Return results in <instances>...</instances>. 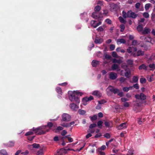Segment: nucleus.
Segmentation results:
<instances>
[{
  "instance_id": "1",
  "label": "nucleus",
  "mask_w": 155,
  "mask_h": 155,
  "mask_svg": "<svg viewBox=\"0 0 155 155\" xmlns=\"http://www.w3.org/2000/svg\"><path fill=\"white\" fill-rule=\"evenodd\" d=\"M53 125V124L51 122H49L48 123L47 125L42 126L36 128L33 127L32 128V130L35 132L36 134H44L46 132L48 131Z\"/></svg>"
},
{
  "instance_id": "2",
  "label": "nucleus",
  "mask_w": 155,
  "mask_h": 155,
  "mask_svg": "<svg viewBox=\"0 0 155 155\" xmlns=\"http://www.w3.org/2000/svg\"><path fill=\"white\" fill-rule=\"evenodd\" d=\"M127 52L130 54V56H133L134 57H135L136 56H143L144 54V52L140 50L137 51V48L135 47H130L127 49Z\"/></svg>"
},
{
  "instance_id": "3",
  "label": "nucleus",
  "mask_w": 155,
  "mask_h": 155,
  "mask_svg": "<svg viewBox=\"0 0 155 155\" xmlns=\"http://www.w3.org/2000/svg\"><path fill=\"white\" fill-rule=\"evenodd\" d=\"M103 20V18H99L98 19V23H96L97 21L94 20H92L90 22L91 26L94 28H97L98 26L101 25L102 24V21Z\"/></svg>"
},
{
  "instance_id": "4",
  "label": "nucleus",
  "mask_w": 155,
  "mask_h": 155,
  "mask_svg": "<svg viewBox=\"0 0 155 155\" xmlns=\"http://www.w3.org/2000/svg\"><path fill=\"white\" fill-rule=\"evenodd\" d=\"M69 98L71 101H75L77 103H79L80 102V99L78 97L74 94H69Z\"/></svg>"
},
{
  "instance_id": "5",
  "label": "nucleus",
  "mask_w": 155,
  "mask_h": 155,
  "mask_svg": "<svg viewBox=\"0 0 155 155\" xmlns=\"http://www.w3.org/2000/svg\"><path fill=\"white\" fill-rule=\"evenodd\" d=\"M62 120L64 121H69L71 119V116L67 113H64L62 115Z\"/></svg>"
},
{
  "instance_id": "6",
  "label": "nucleus",
  "mask_w": 155,
  "mask_h": 155,
  "mask_svg": "<svg viewBox=\"0 0 155 155\" xmlns=\"http://www.w3.org/2000/svg\"><path fill=\"white\" fill-rule=\"evenodd\" d=\"M109 5L110 7V10L112 12L116 11L118 8V6L117 4L110 2L109 3Z\"/></svg>"
},
{
  "instance_id": "7",
  "label": "nucleus",
  "mask_w": 155,
  "mask_h": 155,
  "mask_svg": "<svg viewBox=\"0 0 155 155\" xmlns=\"http://www.w3.org/2000/svg\"><path fill=\"white\" fill-rule=\"evenodd\" d=\"M136 98L137 99L140 100H144L146 99V96L143 93L140 94H137L135 95Z\"/></svg>"
},
{
  "instance_id": "8",
  "label": "nucleus",
  "mask_w": 155,
  "mask_h": 155,
  "mask_svg": "<svg viewBox=\"0 0 155 155\" xmlns=\"http://www.w3.org/2000/svg\"><path fill=\"white\" fill-rule=\"evenodd\" d=\"M93 99V97L92 96H90L89 97H85L83 98L82 102L83 104L84 105L87 104V102L89 101H91Z\"/></svg>"
},
{
  "instance_id": "9",
  "label": "nucleus",
  "mask_w": 155,
  "mask_h": 155,
  "mask_svg": "<svg viewBox=\"0 0 155 155\" xmlns=\"http://www.w3.org/2000/svg\"><path fill=\"white\" fill-rule=\"evenodd\" d=\"M137 17V15L134 12L130 10L128 12V17L135 18Z\"/></svg>"
},
{
  "instance_id": "10",
  "label": "nucleus",
  "mask_w": 155,
  "mask_h": 155,
  "mask_svg": "<svg viewBox=\"0 0 155 155\" xmlns=\"http://www.w3.org/2000/svg\"><path fill=\"white\" fill-rule=\"evenodd\" d=\"M147 62L148 63H150L151 62L155 60V53L152 54L151 56L149 58L147 57Z\"/></svg>"
},
{
  "instance_id": "11",
  "label": "nucleus",
  "mask_w": 155,
  "mask_h": 155,
  "mask_svg": "<svg viewBox=\"0 0 155 155\" xmlns=\"http://www.w3.org/2000/svg\"><path fill=\"white\" fill-rule=\"evenodd\" d=\"M114 89V88L113 87L110 86L108 87L106 90L107 95H111V93L113 92Z\"/></svg>"
},
{
  "instance_id": "12",
  "label": "nucleus",
  "mask_w": 155,
  "mask_h": 155,
  "mask_svg": "<svg viewBox=\"0 0 155 155\" xmlns=\"http://www.w3.org/2000/svg\"><path fill=\"white\" fill-rule=\"evenodd\" d=\"M117 74L116 73L111 72L109 74V78L112 80H115L117 78Z\"/></svg>"
},
{
  "instance_id": "13",
  "label": "nucleus",
  "mask_w": 155,
  "mask_h": 155,
  "mask_svg": "<svg viewBox=\"0 0 155 155\" xmlns=\"http://www.w3.org/2000/svg\"><path fill=\"white\" fill-rule=\"evenodd\" d=\"M70 107L73 111H76L78 108L79 107L75 104L72 103L70 104Z\"/></svg>"
},
{
  "instance_id": "14",
  "label": "nucleus",
  "mask_w": 155,
  "mask_h": 155,
  "mask_svg": "<svg viewBox=\"0 0 155 155\" xmlns=\"http://www.w3.org/2000/svg\"><path fill=\"white\" fill-rule=\"evenodd\" d=\"M127 127V123L126 122L122 123L120 124L117 127L118 130H122L124 128Z\"/></svg>"
},
{
  "instance_id": "15",
  "label": "nucleus",
  "mask_w": 155,
  "mask_h": 155,
  "mask_svg": "<svg viewBox=\"0 0 155 155\" xmlns=\"http://www.w3.org/2000/svg\"><path fill=\"white\" fill-rule=\"evenodd\" d=\"M92 94L98 97H100L102 95L100 91H95L93 92L92 93Z\"/></svg>"
},
{
  "instance_id": "16",
  "label": "nucleus",
  "mask_w": 155,
  "mask_h": 155,
  "mask_svg": "<svg viewBox=\"0 0 155 155\" xmlns=\"http://www.w3.org/2000/svg\"><path fill=\"white\" fill-rule=\"evenodd\" d=\"M104 124L107 127L110 128L113 127V122L112 121H105Z\"/></svg>"
},
{
  "instance_id": "17",
  "label": "nucleus",
  "mask_w": 155,
  "mask_h": 155,
  "mask_svg": "<svg viewBox=\"0 0 155 155\" xmlns=\"http://www.w3.org/2000/svg\"><path fill=\"white\" fill-rule=\"evenodd\" d=\"M69 92H70L69 91ZM71 94H74L75 95V94L77 95L78 96H81L83 94V93L81 92H80L78 91H74L73 92H71Z\"/></svg>"
},
{
  "instance_id": "18",
  "label": "nucleus",
  "mask_w": 155,
  "mask_h": 155,
  "mask_svg": "<svg viewBox=\"0 0 155 155\" xmlns=\"http://www.w3.org/2000/svg\"><path fill=\"white\" fill-rule=\"evenodd\" d=\"M103 41V39L101 38H96L94 41V42L96 44H101Z\"/></svg>"
},
{
  "instance_id": "19",
  "label": "nucleus",
  "mask_w": 155,
  "mask_h": 155,
  "mask_svg": "<svg viewBox=\"0 0 155 155\" xmlns=\"http://www.w3.org/2000/svg\"><path fill=\"white\" fill-rule=\"evenodd\" d=\"M151 30L148 28L146 27L142 31V33L143 34H147L150 32Z\"/></svg>"
},
{
  "instance_id": "20",
  "label": "nucleus",
  "mask_w": 155,
  "mask_h": 155,
  "mask_svg": "<svg viewBox=\"0 0 155 155\" xmlns=\"http://www.w3.org/2000/svg\"><path fill=\"white\" fill-rule=\"evenodd\" d=\"M138 69L139 70L143 69L145 71H147L148 70V66H146L144 64H142L139 66Z\"/></svg>"
},
{
  "instance_id": "21",
  "label": "nucleus",
  "mask_w": 155,
  "mask_h": 155,
  "mask_svg": "<svg viewBox=\"0 0 155 155\" xmlns=\"http://www.w3.org/2000/svg\"><path fill=\"white\" fill-rule=\"evenodd\" d=\"M145 121V120L144 118H143L142 117L138 118L137 119V122L140 125L142 124L143 122H144Z\"/></svg>"
},
{
  "instance_id": "22",
  "label": "nucleus",
  "mask_w": 155,
  "mask_h": 155,
  "mask_svg": "<svg viewBox=\"0 0 155 155\" xmlns=\"http://www.w3.org/2000/svg\"><path fill=\"white\" fill-rule=\"evenodd\" d=\"M117 43L118 44L121 43L124 44L126 43V41L124 39H118L117 40Z\"/></svg>"
},
{
  "instance_id": "23",
  "label": "nucleus",
  "mask_w": 155,
  "mask_h": 155,
  "mask_svg": "<svg viewBox=\"0 0 155 155\" xmlns=\"http://www.w3.org/2000/svg\"><path fill=\"white\" fill-rule=\"evenodd\" d=\"M98 12H94L92 15V17L95 19H97V18H99L98 17Z\"/></svg>"
},
{
  "instance_id": "24",
  "label": "nucleus",
  "mask_w": 155,
  "mask_h": 155,
  "mask_svg": "<svg viewBox=\"0 0 155 155\" xmlns=\"http://www.w3.org/2000/svg\"><path fill=\"white\" fill-rule=\"evenodd\" d=\"M99 64V61L95 60H93L92 62V65L94 67L96 66Z\"/></svg>"
},
{
  "instance_id": "25",
  "label": "nucleus",
  "mask_w": 155,
  "mask_h": 155,
  "mask_svg": "<svg viewBox=\"0 0 155 155\" xmlns=\"http://www.w3.org/2000/svg\"><path fill=\"white\" fill-rule=\"evenodd\" d=\"M105 28V25H103L99 27L97 29V30L98 31H103L104 29Z\"/></svg>"
},
{
  "instance_id": "26",
  "label": "nucleus",
  "mask_w": 155,
  "mask_h": 155,
  "mask_svg": "<svg viewBox=\"0 0 155 155\" xmlns=\"http://www.w3.org/2000/svg\"><path fill=\"white\" fill-rule=\"evenodd\" d=\"M33 147V148H38V147H40V145L38 144H37L36 143H34L32 145H29L28 146L29 147Z\"/></svg>"
},
{
  "instance_id": "27",
  "label": "nucleus",
  "mask_w": 155,
  "mask_h": 155,
  "mask_svg": "<svg viewBox=\"0 0 155 155\" xmlns=\"http://www.w3.org/2000/svg\"><path fill=\"white\" fill-rule=\"evenodd\" d=\"M112 62L113 63H117L120 64L122 62V61L120 59L117 60L116 59L114 58L112 60Z\"/></svg>"
},
{
  "instance_id": "28",
  "label": "nucleus",
  "mask_w": 155,
  "mask_h": 155,
  "mask_svg": "<svg viewBox=\"0 0 155 155\" xmlns=\"http://www.w3.org/2000/svg\"><path fill=\"white\" fill-rule=\"evenodd\" d=\"M15 142L13 141H10L7 144V146L9 147H12L14 146Z\"/></svg>"
},
{
  "instance_id": "29",
  "label": "nucleus",
  "mask_w": 155,
  "mask_h": 155,
  "mask_svg": "<svg viewBox=\"0 0 155 155\" xmlns=\"http://www.w3.org/2000/svg\"><path fill=\"white\" fill-rule=\"evenodd\" d=\"M148 66L150 68V71H153L155 69V65L153 64H150Z\"/></svg>"
},
{
  "instance_id": "30",
  "label": "nucleus",
  "mask_w": 155,
  "mask_h": 155,
  "mask_svg": "<svg viewBox=\"0 0 155 155\" xmlns=\"http://www.w3.org/2000/svg\"><path fill=\"white\" fill-rule=\"evenodd\" d=\"M125 71H126L125 73V76L127 78H129L130 77L131 75V73L130 71H127L126 69H125Z\"/></svg>"
},
{
  "instance_id": "31",
  "label": "nucleus",
  "mask_w": 155,
  "mask_h": 155,
  "mask_svg": "<svg viewBox=\"0 0 155 155\" xmlns=\"http://www.w3.org/2000/svg\"><path fill=\"white\" fill-rule=\"evenodd\" d=\"M112 54V56H113V57H114V58H123L122 57H120V56H119L117 53H116V52L115 51H113L112 52V54Z\"/></svg>"
},
{
  "instance_id": "32",
  "label": "nucleus",
  "mask_w": 155,
  "mask_h": 155,
  "mask_svg": "<svg viewBox=\"0 0 155 155\" xmlns=\"http://www.w3.org/2000/svg\"><path fill=\"white\" fill-rule=\"evenodd\" d=\"M141 103L138 101H136L134 104V106L135 107H139L141 105Z\"/></svg>"
},
{
  "instance_id": "33",
  "label": "nucleus",
  "mask_w": 155,
  "mask_h": 155,
  "mask_svg": "<svg viewBox=\"0 0 155 155\" xmlns=\"http://www.w3.org/2000/svg\"><path fill=\"white\" fill-rule=\"evenodd\" d=\"M119 68L118 66L116 64H114L112 65L111 66V69L112 70L114 71L117 69Z\"/></svg>"
},
{
  "instance_id": "34",
  "label": "nucleus",
  "mask_w": 155,
  "mask_h": 155,
  "mask_svg": "<svg viewBox=\"0 0 155 155\" xmlns=\"http://www.w3.org/2000/svg\"><path fill=\"white\" fill-rule=\"evenodd\" d=\"M127 64L130 66H132L133 65V60L131 59L127 60Z\"/></svg>"
},
{
  "instance_id": "35",
  "label": "nucleus",
  "mask_w": 155,
  "mask_h": 155,
  "mask_svg": "<svg viewBox=\"0 0 155 155\" xmlns=\"http://www.w3.org/2000/svg\"><path fill=\"white\" fill-rule=\"evenodd\" d=\"M139 78L138 76H134L133 78V82L137 83L138 82Z\"/></svg>"
},
{
  "instance_id": "36",
  "label": "nucleus",
  "mask_w": 155,
  "mask_h": 155,
  "mask_svg": "<svg viewBox=\"0 0 155 155\" xmlns=\"http://www.w3.org/2000/svg\"><path fill=\"white\" fill-rule=\"evenodd\" d=\"M56 91L57 92L60 94H62V90L59 87H57L56 88Z\"/></svg>"
},
{
  "instance_id": "37",
  "label": "nucleus",
  "mask_w": 155,
  "mask_h": 155,
  "mask_svg": "<svg viewBox=\"0 0 155 155\" xmlns=\"http://www.w3.org/2000/svg\"><path fill=\"white\" fill-rule=\"evenodd\" d=\"M101 9V7L99 5H97L94 8V10L95 12H98Z\"/></svg>"
},
{
  "instance_id": "38",
  "label": "nucleus",
  "mask_w": 155,
  "mask_h": 155,
  "mask_svg": "<svg viewBox=\"0 0 155 155\" xmlns=\"http://www.w3.org/2000/svg\"><path fill=\"white\" fill-rule=\"evenodd\" d=\"M0 153L2 155H8L7 151L5 150H2Z\"/></svg>"
},
{
  "instance_id": "39",
  "label": "nucleus",
  "mask_w": 155,
  "mask_h": 155,
  "mask_svg": "<svg viewBox=\"0 0 155 155\" xmlns=\"http://www.w3.org/2000/svg\"><path fill=\"white\" fill-rule=\"evenodd\" d=\"M130 87H124L123 88V91L124 92H128L130 89Z\"/></svg>"
},
{
  "instance_id": "40",
  "label": "nucleus",
  "mask_w": 155,
  "mask_h": 155,
  "mask_svg": "<svg viewBox=\"0 0 155 155\" xmlns=\"http://www.w3.org/2000/svg\"><path fill=\"white\" fill-rule=\"evenodd\" d=\"M78 112L80 114L82 115L85 114L86 113L85 110L81 109H79Z\"/></svg>"
},
{
  "instance_id": "41",
  "label": "nucleus",
  "mask_w": 155,
  "mask_h": 155,
  "mask_svg": "<svg viewBox=\"0 0 155 155\" xmlns=\"http://www.w3.org/2000/svg\"><path fill=\"white\" fill-rule=\"evenodd\" d=\"M106 148V146L104 145H103L100 148H98L97 150L98 151H102V150H104Z\"/></svg>"
},
{
  "instance_id": "42",
  "label": "nucleus",
  "mask_w": 155,
  "mask_h": 155,
  "mask_svg": "<svg viewBox=\"0 0 155 155\" xmlns=\"http://www.w3.org/2000/svg\"><path fill=\"white\" fill-rule=\"evenodd\" d=\"M137 29L138 32H140L142 31L143 26L141 25H139L137 27Z\"/></svg>"
},
{
  "instance_id": "43",
  "label": "nucleus",
  "mask_w": 155,
  "mask_h": 155,
  "mask_svg": "<svg viewBox=\"0 0 155 155\" xmlns=\"http://www.w3.org/2000/svg\"><path fill=\"white\" fill-rule=\"evenodd\" d=\"M126 78L124 77H121L119 79L120 82L122 83H125L126 80Z\"/></svg>"
},
{
  "instance_id": "44",
  "label": "nucleus",
  "mask_w": 155,
  "mask_h": 155,
  "mask_svg": "<svg viewBox=\"0 0 155 155\" xmlns=\"http://www.w3.org/2000/svg\"><path fill=\"white\" fill-rule=\"evenodd\" d=\"M118 18H119V19L121 23H125L126 21L125 20H124V19L122 18V17L121 16H120Z\"/></svg>"
},
{
  "instance_id": "45",
  "label": "nucleus",
  "mask_w": 155,
  "mask_h": 155,
  "mask_svg": "<svg viewBox=\"0 0 155 155\" xmlns=\"http://www.w3.org/2000/svg\"><path fill=\"white\" fill-rule=\"evenodd\" d=\"M102 124L103 122L101 120H99L97 122V125L99 127L101 128L102 126Z\"/></svg>"
},
{
  "instance_id": "46",
  "label": "nucleus",
  "mask_w": 155,
  "mask_h": 155,
  "mask_svg": "<svg viewBox=\"0 0 155 155\" xmlns=\"http://www.w3.org/2000/svg\"><path fill=\"white\" fill-rule=\"evenodd\" d=\"M90 117L91 120L93 121L96 120L97 119V116L96 115H94L92 117Z\"/></svg>"
},
{
  "instance_id": "47",
  "label": "nucleus",
  "mask_w": 155,
  "mask_h": 155,
  "mask_svg": "<svg viewBox=\"0 0 155 155\" xmlns=\"http://www.w3.org/2000/svg\"><path fill=\"white\" fill-rule=\"evenodd\" d=\"M61 125L64 127H70V125L69 123H64Z\"/></svg>"
},
{
  "instance_id": "48",
  "label": "nucleus",
  "mask_w": 155,
  "mask_h": 155,
  "mask_svg": "<svg viewBox=\"0 0 155 155\" xmlns=\"http://www.w3.org/2000/svg\"><path fill=\"white\" fill-rule=\"evenodd\" d=\"M122 15L123 17L125 18L128 17V12L127 13L125 11H124L122 12Z\"/></svg>"
},
{
  "instance_id": "49",
  "label": "nucleus",
  "mask_w": 155,
  "mask_h": 155,
  "mask_svg": "<svg viewBox=\"0 0 155 155\" xmlns=\"http://www.w3.org/2000/svg\"><path fill=\"white\" fill-rule=\"evenodd\" d=\"M143 16L144 18H148L149 17V15L147 12H144L143 14Z\"/></svg>"
},
{
  "instance_id": "50",
  "label": "nucleus",
  "mask_w": 155,
  "mask_h": 155,
  "mask_svg": "<svg viewBox=\"0 0 155 155\" xmlns=\"http://www.w3.org/2000/svg\"><path fill=\"white\" fill-rule=\"evenodd\" d=\"M151 4L150 3L147 4L145 6V8L146 10H148Z\"/></svg>"
},
{
  "instance_id": "51",
  "label": "nucleus",
  "mask_w": 155,
  "mask_h": 155,
  "mask_svg": "<svg viewBox=\"0 0 155 155\" xmlns=\"http://www.w3.org/2000/svg\"><path fill=\"white\" fill-rule=\"evenodd\" d=\"M134 150L133 149H130L128 152L127 155H132L133 153Z\"/></svg>"
},
{
  "instance_id": "52",
  "label": "nucleus",
  "mask_w": 155,
  "mask_h": 155,
  "mask_svg": "<svg viewBox=\"0 0 155 155\" xmlns=\"http://www.w3.org/2000/svg\"><path fill=\"white\" fill-rule=\"evenodd\" d=\"M104 58H105L107 59H110L111 58V56L107 54H104Z\"/></svg>"
},
{
  "instance_id": "53",
  "label": "nucleus",
  "mask_w": 155,
  "mask_h": 155,
  "mask_svg": "<svg viewBox=\"0 0 155 155\" xmlns=\"http://www.w3.org/2000/svg\"><path fill=\"white\" fill-rule=\"evenodd\" d=\"M105 21L108 24H111L112 22L111 20L109 18H107L105 20Z\"/></svg>"
},
{
  "instance_id": "54",
  "label": "nucleus",
  "mask_w": 155,
  "mask_h": 155,
  "mask_svg": "<svg viewBox=\"0 0 155 155\" xmlns=\"http://www.w3.org/2000/svg\"><path fill=\"white\" fill-rule=\"evenodd\" d=\"M120 31L123 32L124 31L125 28V26L123 24H121L120 26Z\"/></svg>"
},
{
  "instance_id": "55",
  "label": "nucleus",
  "mask_w": 155,
  "mask_h": 155,
  "mask_svg": "<svg viewBox=\"0 0 155 155\" xmlns=\"http://www.w3.org/2000/svg\"><path fill=\"white\" fill-rule=\"evenodd\" d=\"M97 125L96 124L94 123L91 124L89 126V128L92 129L96 127Z\"/></svg>"
},
{
  "instance_id": "56",
  "label": "nucleus",
  "mask_w": 155,
  "mask_h": 155,
  "mask_svg": "<svg viewBox=\"0 0 155 155\" xmlns=\"http://www.w3.org/2000/svg\"><path fill=\"white\" fill-rule=\"evenodd\" d=\"M140 81V83L142 84L145 83L146 82V79L145 78H141Z\"/></svg>"
},
{
  "instance_id": "57",
  "label": "nucleus",
  "mask_w": 155,
  "mask_h": 155,
  "mask_svg": "<svg viewBox=\"0 0 155 155\" xmlns=\"http://www.w3.org/2000/svg\"><path fill=\"white\" fill-rule=\"evenodd\" d=\"M63 129V127L61 126H59L57 127L56 130V132H57V131H60V130H62Z\"/></svg>"
},
{
  "instance_id": "58",
  "label": "nucleus",
  "mask_w": 155,
  "mask_h": 155,
  "mask_svg": "<svg viewBox=\"0 0 155 155\" xmlns=\"http://www.w3.org/2000/svg\"><path fill=\"white\" fill-rule=\"evenodd\" d=\"M121 101L123 102H126V101H128L129 100L128 99L124 98V97H122L121 98Z\"/></svg>"
},
{
  "instance_id": "59",
  "label": "nucleus",
  "mask_w": 155,
  "mask_h": 155,
  "mask_svg": "<svg viewBox=\"0 0 155 155\" xmlns=\"http://www.w3.org/2000/svg\"><path fill=\"white\" fill-rule=\"evenodd\" d=\"M103 15H107L108 13V11L107 9H105L103 11Z\"/></svg>"
},
{
  "instance_id": "60",
  "label": "nucleus",
  "mask_w": 155,
  "mask_h": 155,
  "mask_svg": "<svg viewBox=\"0 0 155 155\" xmlns=\"http://www.w3.org/2000/svg\"><path fill=\"white\" fill-rule=\"evenodd\" d=\"M119 91V90L117 88H114L113 93L114 94H118Z\"/></svg>"
},
{
  "instance_id": "61",
  "label": "nucleus",
  "mask_w": 155,
  "mask_h": 155,
  "mask_svg": "<svg viewBox=\"0 0 155 155\" xmlns=\"http://www.w3.org/2000/svg\"><path fill=\"white\" fill-rule=\"evenodd\" d=\"M115 48V46L114 45L111 44L110 45V49L111 51L114 50Z\"/></svg>"
},
{
  "instance_id": "62",
  "label": "nucleus",
  "mask_w": 155,
  "mask_h": 155,
  "mask_svg": "<svg viewBox=\"0 0 155 155\" xmlns=\"http://www.w3.org/2000/svg\"><path fill=\"white\" fill-rule=\"evenodd\" d=\"M106 102V101L104 100H102L100 101H98V104H103L104 103H105Z\"/></svg>"
},
{
  "instance_id": "63",
  "label": "nucleus",
  "mask_w": 155,
  "mask_h": 155,
  "mask_svg": "<svg viewBox=\"0 0 155 155\" xmlns=\"http://www.w3.org/2000/svg\"><path fill=\"white\" fill-rule=\"evenodd\" d=\"M137 44V42L136 40H134L132 41V44L133 45H136Z\"/></svg>"
},
{
  "instance_id": "64",
  "label": "nucleus",
  "mask_w": 155,
  "mask_h": 155,
  "mask_svg": "<svg viewBox=\"0 0 155 155\" xmlns=\"http://www.w3.org/2000/svg\"><path fill=\"white\" fill-rule=\"evenodd\" d=\"M38 154L37 155H43V151L42 150L38 151Z\"/></svg>"
}]
</instances>
